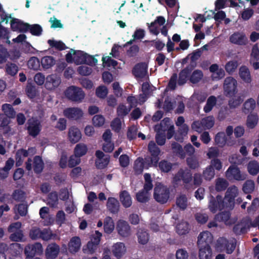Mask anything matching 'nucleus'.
I'll list each match as a JSON object with an SVG mask.
<instances>
[{
  "instance_id": "nucleus-1",
  "label": "nucleus",
  "mask_w": 259,
  "mask_h": 259,
  "mask_svg": "<svg viewBox=\"0 0 259 259\" xmlns=\"http://www.w3.org/2000/svg\"><path fill=\"white\" fill-rule=\"evenodd\" d=\"M170 190L167 186L163 185L161 183L157 184L154 190L153 196L155 200L161 203L164 204L166 203L169 198Z\"/></svg>"
},
{
  "instance_id": "nucleus-2",
  "label": "nucleus",
  "mask_w": 259,
  "mask_h": 259,
  "mask_svg": "<svg viewBox=\"0 0 259 259\" xmlns=\"http://www.w3.org/2000/svg\"><path fill=\"white\" fill-rule=\"evenodd\" d=\"M236 246L235 239L229 241L224 237H220L217 241V248L221 251H225L227 254L232 253Z\"/></svg>"
},
{
  "instance_id": "nucleus-3",
  "label": "nucleus",
  "mask_w": 259,
  "mask_h": 259,
  "mask_svg": "<svg viewBox=\"0 0 259 259\" xmlns=\"http://www.w3.org/2000/svg\"><path fill=\"white\" fill-rule=\"evenodd\" d=\"M66 97L73 102H80L84 99L85 94L81 88L71 86L65 92Z\"/></svg>"
},
{
  "instance_id": "nucleus-4",
  "label": "nucleus",
  "mask_w": 259,
  "mask_h": 259,
  "mask_svg": "<svg viewBox=\"0 0 259 259\" xmlns=\"http://www.w3.org/2000/svg\"><path fill=\"white\" fill-rule=\"evenodd\" d=\"M208 208L210 211L214 213L218 210H221L226 208V203L220 195L214 197L210 195L209 197Z\"/></svg>"
},
{
  "instance_id": "nucleus-5",
  "label": "nucleus",
  "mask_w": 259,
  "mask_h": 259,
  "mask_svg": "<svg viewBox=\"0 0 259 259\" xmlns=\"http://www.w3.org/2000/svg\"><path fill=\"white\" fill-rule=\"evenodd\" d=\"M226 177L230 181H244L246 179V175L241 173L240 169L234 165H230L226 171Z\"/></svg>"
},
{
  "instance_id": "nucleus-6",
  "label": "nucleus",
  "mask_w": 259,
  "mask_h": 259,
  "mask_svg": "<svg viewBox=\"0 0 259 259\" xmlns=\"http://www.w3.org/2000/svg\"><path fill=\"white\" fill-rule=\"evenodd\" d=\"M238 194V189L235 186H232L228 188L223 198L226 203V208L233 209L235 204V198Z\"/></svg>"
},
{
  "instance_id": "nucleus-7",
  "label": "nucleus",
  "mask_w": 259,
  "mask_h": 259,
  "mask_svg": "<svg viewBox=\"0 0 259 259\" xmlns=\"http://www.w3.org/2000/svg\"><path fill=\"white\" fill-rule=\"evenodd\" d=\"M237 80L233 77L229 76L225 78L224 83V89L226 96L232 97L237 92Z\"/></svg>"
},
{
  "instance_id": "nucleus-8",
  "label": "nucleus",
  "mask_w": 259,
  "mask_h": 259,
  "mask_svg": "<svg viewBox=\"0 0 259 259\" xmlns=\"http://www.w3.org/2000/svg\"><path fill=\"white\" fill-rule=\"evenodd\" d=\"M192 175L188 169L180 168L173 178L174 182L178 183L182 181L184 184H189L192 180Z\"/></svg>"
},
{
  "instance_id": "nucleus-9",
  "label": "nucleus",
  "mask_w": 259,
  "mask_h": 259,
  "mask_svg": "<svg viewBox=\"0 0 259 259\" xmlns=\"http://www.w3.org/2000/svg\"><path fill=\"white\" fill-rule=\"evenodd\" d=\"M28 125L26 130L28 134L33 138L36 137L41 130L40 122L37 119H29L27 121Z\"/></svg>"
},
{
  "instance_id": "nucleus-10",
  "label": "nucleus",
  "mask_w": 259,
  "mask_h": 259,
  "mask_svg": "<svg viewBox=\"0 0 259 259\" xmlns=\"http://www.w3.org/2000/svg\"><path fill=\"white\" fill-rule=\"evenodd\" d=\"M24 253L26 257H34L35 255H40L42 253V245L38 242L29 244L25 246Z\"/></svg>"
},
{
  "instance_id": "nucleus-11",
  "label": "nucleus",
  "mask_w": 259,
  "mask_h": 259,
  "mask_svg": "<svg viewBox=\"0 0 259 259\" xmlns=\"http://www.w3.org/2000/svg\"><path fill=\"white\" fill-rule=\"evenodd\" d=\"M229 41L231 43L238 46H245L248 43V39L245 34L239 31L231 34L229 37Z\"/></svg>"
},
{
  "instance_id": "nucleus-12",
  "label": "nucleus",
  "mask_w": 259,
  "mask_h": 259,
  "mask_svg": "<svg viewBox=\"0 0 259 259\" xmlns=\"http://www.w3.org/2000/svg\"><path fill=\"white\" fill-rule=\"evenodd\" d=\"M64 115L70 120H77L82 117L83 112L77 107L67 108L63 111Z\"/></svg>"
},
{
  "instance_id": "nucleus-13",
  "label": "nucleus",
  "mask_w": 259,
  "mask_h": 259,
  "mask_svg": "<svg viewBox=\"0 0 259 259\" xmlns=\"http://www.w3.org/2000/svg\"><path fill=\"white\" fill-rule=\"evenodd\" d=\"M10 24L12 31L23 33L27 32V27L29 26L28 23L15 18H12Z\"/></svg>"
},
{
  "instance_id": "nucleus-14",
  "label": "nucleus",
  "mask_w": 259,
  "mask_h": 259,
  "mask_svg": "<svg viewBox=\"0 0 259 259\" xmlns=\"http://www.w3.org/2000/svg\"><path fill=\"white\" fill-rule=\"evenodd\" d=\"M148 72V65L146 63L141 62L135 65L132 70V73L136 78H143Z\"/></svg>"
},
{
  "instance_id": "nucleus-15",
  "label": "nucleus",
  "mask_w": 259,
  "mask_h": 259,
  "mask_svg": "<svg viewBox=\"0 0 259 259\" xmlns=\"http://www.w3.org/2000/svg\"><path fill=\"white\" fill-rule=\"evenodd\" d=\"M116 230L118 233L123 237H127L131 235V227L125 221L119 220L117 223Z\"/></svg>"
},
{
  "instance_id": "nucleus-16",
  "label": "nucleus",
  "mask_w": 259,
  "mask_h": 259,
  "mask_svg": "<svg viewBox=\"0 0 259 259\" xmlns=\"http://www.w3.org/2000/svg\"><path fill=\"white\" fill-rule=\"evenodd\" d=\"M194 68L193 65L190 64L180 71L178 80V84L179 85H184L187 82Z\"/></svg>"
},
{
  "instance_id": "nucleus-17",
  "label": "nucleus",
  "mask_w": 259,
  "mask_h": 259,
  "mask_svg": "<svg viewBox=\"0 0 259 259\" xmlns=\"http://www.w3.org/2000/svg\"><path fill=\"white\" fill-rule=\"evenodd\" d=\"M165 22V19L164 17L161 16L157 17L153 22L150 24L147 23L149 31L154 35H157L159 33V30L156 25L162 26L164 24Z\"/></svg>"
},
{
  "instance_id": "nucleus-18",
  "label": "nucleus",
  "mask_w": 259,
  "mask_h": 259,
  "mask_svg": "<svg viewBox=\"0 0 259 259\" xmlns=\"http://www.w3.org/2000/svg\"><path fill=\"white\" fill-rule=\"evenodd\" d=\"M213 236L212 234L207 231H203L199 235L198 237V245H210L212 242Z\"/></svg>"
},
{
  "instance_id": "nucleus-19",
  "label": "nucleus",
  "mask_w": 259,
  "mask_h": 259,
  "mask_svg": "<svg viewBox=\"0 0 259 259\" xmlns=\"http://www.w3.org/2000/svg\"><path fill=\"white\" fill-rule=\"evenodd\" d=\"M60 247L56 243L49 244L46 250V256L47 259H55L58 255Z\"/></svg>"
},
{
  "instance_id": "nucleus-20",
  "label": "nucleus",
  "mask_w": 259,
  "mask_h": 259,
  "mask_svg": "<svg viewBox=\"0 0 259 259\" xmlns=\"http://www.w3.org/2000/svg\"><path fill=\"white\" fill-rule=\"evenodd\" d=\"M61 80L56 75L51 74L46 78L45 87L48 90H53L57 87L60 83Z\"/></svg>"
},
{
  "instance_id": "nucleus-21",
  "label": "nucleus",
  "mask_w": 259,
  "mask_h": 259,
  "mask_svg": "<svg viewBox=\"0 0 259 259\" xmlns=\"http://www.w3.org/2000/svg\"><path fill=\"white\" fill-rule=\"evenodd\" d=\"M81 138V134L78 128L75 126H71L69 128L68 131V139L71 143L75 144L78 142Z\"/></svg>"
},
{
  "instance_id": "nucleus-22",
  "label": "nucleus",
  "mask_w": 259,
  "mask_h": 259,
  "mask_svg": "<svg viewBox=\"0 0 259 259\" xmlns=\"http://www.w3.org/2000/svg\"><path fill=\"white\" fill-rule=\"evenodd\" d=\"M81 246V241L79 237H73L68 243V250L70 252L75 253L80 249Z\"/></svg>"
},
{
  "instance_id": "nucleus-23",
  "label": "nucleus",
  "mask_w": 259,
  "mask_h": 259,
  "mask_svg": "<svg viewBox=\"0 0 259 259\" xmlns=\"http://www.w3.org/2000/svg\"><path fill=\"white\" fill-rule=\"evenodd\" d=\"M199 247V259H211L212 250L210 245H198Z\"/></svg>"
},
{
  "instance_id": "nucleus-24",
  "label": "nucleus",
  "mask_w": 259,
  "mask_h": 259,
  "mask_svg": "<svg viewBox=\"0 0 259 259\" xmlns=\"http://www.w3.org/2000/svg\"><path fill=\"white\" fill-rule=\"evenodd\" d=\"M239 75L241 79L245 82L250 83L252 81V78L250 71L247 67L245 65L241 66L239 70Z\"/></svg>"
},
{
  "instance_id": "nucleus-25",
  "label": "nucleus",
  "mask_w": 259,
  "mask_h": 259,
  "mask_svg": "<svg viewBox=\"0 0 259 259\" xmlns=\"http://www.w3.org/2000/svg\"><path fill=\"white\" fill-rule=\"evenodd\" d=\"M107 207L111 213L116 214L119 211V203L116 198L109 197L107 202Z\"/></svg>"
},
{
  "instance_id": "nucleus-26",
  "label": "nucleus",
  "mask_w": 259,
  "mask_h": 259,
  "mask_svg": "<svg viewBox=\"0 0 259 259\" xmlns=\"http://www.w3.org/2000/svg\"><path fill=\"white\" fill-rule=\"evenodd\" d=\"M71 52H73L74 56V63L77 65L84 64L85 63V58L87 53L80 50H74L71 49Z\"/></svg>"
},
{
  "instance_id": "nucleus-27",
  "label": "nucleus",
  "mask_w": 259,
  "mask_h": 259,
  "mask_svg": "<svg viewBox=\"0 0 259 259\" xmlns=\"http://www.w3.org/2000/svg\"><path fill=\"white\" fill-rule=\"evenodd\" d=\"M119 199L122 205L125 207H130L132 203L130 193L126 190L121 191L119 194Z\"/></svg>"
},
{
  "instance_id": "nucleus-28",
  "label": "nucleus",
  "mask_w": 259,
  "mask_h": 259,
  "mask_svg": "<svg viewBox=\"0 0 259 259\" xmlns=\"http://www.w3.org/2000/svg\"><path fill=\"white\" fill-rule=\"evenodd\" d=\"M231 213L229 211H224L219 212L215 216V219L219 222H224L226 225H231Z\"/></svg>"
},
{
  "instance_id": "nucleus-29",
  "label": "nucleus",
  "mask_w": 259,
  "mask_h": 259,
  "mask_svg": "<svg viewBox=\"0 0 259 259\" xmlns=\"http://www.w3.org/2000/svg\"><path fill=\"white\" fill-rule=\"evenodd\" d=\"M145 36V31L142 29H136L133 35V39L122 45L123 48L132 45L136 39H141Z\"/></svg>"
},
{
  "instance_id": "nucleus-30",
  "label": "nucleus",
  "mask_w": 259,
  "mask_h": 259,
  "mask_svg": "<svg viewBox=\"0 0 259 259\" xmlns=\"http://www.w3.org/2000/svg\"><path fill=\"white\" fill-rule=\"evenodd\" d=\"M44 168V163L39 156H35L33 158V170L35 174H40Z\"/></svg>"
},
{
  "instance_id": "nucleus-31",
  "label": "nucleus",
  "mask_w": 259,
  "mask_h": 259,
  "mask_svg": "<svg viewBox=\"0 0 259 259\" xmlns=\"http://www.w3.org/2000/svg\"><path fill=\"white\" fill-rule=\"evenodd\" d=\"M125 251L124 244L118 242L113 246L112 252L117 258H120Z\"/></svg>"
},
{
  "instance_id": "nucleus-32",
  "label": "nucleus",
  "mask_w": 259,
  "mask_h": 259,
  "mask_svg": "<svg viewBox=\"0 0 259 259\" xmlns=\"http://www.w3.org/2000/svg\"><path fill=\"white\" fill-rule=\"evenodd\" d=\"M40 62L43 69L46 70L53 67L56 63V60L52 56H46L41 58Z\"/></svg>"
},
{
  "instance_id": "nucleus-33",
  "label": "nucleus",
  "mask_w": 259,
  "mask_h": 259,
  "mask_svg": "<svg viewBox=\"0 0 259 259\" xmlns=\"http://www.w3.org/2000/svg\"><path fill=\"white\" fill-rule=\"evenodd\" d=\"M171 149L172 152L181 159L185 158V152L180 144L175 142H172L171 143Z\"/></svg>"
},
{
  "instance_id": "nucleus-34",
  "label": "nucleus",
  "mask_w": 259,
  "mask_h": 259,
  "mask_svg": "<svg viewBox=\"0 0 259 259\" xmlns=\"http://www.w3.org/2000/svg\"><path fill=\"white\" fill-rule=\"evenodd\" d=\"M88 151L87 146L83 143L77 144L74 149V154L78 157L80 158L86 154Z\"/></svg>"
},
{
  "instance_id": "nucleus-35",
  "label": "nucleus",
  "mask_w": 259,
  "mask_h": 259,
  "mask_svg": "<svg viewBox=\"0 0 259 259\" xmlns=\"http://www.w3.org/2000/svg\"><path fill=\"white\" fill-rule=\"evenodd\" d=\"M58 204V195L56 191L50 193L47 198V204L51 207L55 208Z\"/></svg>"
},
{
  "instance_id": "nucleus-36",
  "label": "nucleus",
  "mask_w": 259,
  "mask_h": 259,
  "mask_svg": "<svg viewBox=\"0 0 259 259\" xmlns=\"http://www.w3.org/2000/svg\"><path fill=\"white\" fill-rule=\"evenodd\" d=\"M229 185L228 182L222 178H218L215 180V190L218 192L224 191Z\"/></svg>"
},
{
  "instance_id": "nucleus-37",
  "label": "nucleus",
  "mask_w": 259,
  "mask_h": 259,
  "mask_svg": "<svg viewBox=\"0 0 259 259\" xmlns=\"http://www.w3.org/2000/svg\"><path fill=\"white\" fill-rule=\"evenodd\" d=\"M233 231L236 235H239L246 233L247 232V228L246 224L241 222L234 225Z\"/></svg>"
},
{
  "instance_id": "nucleus-38",
  "label": "nucleus",
  "mask_w": 259,
  "mask_h": 259,
  "mask_svg": "<svg viewBox=\"0 0 259 259\" xmlns=\"http://www.w3.org/2000/svg\"><path fill=\"white\" fill-rule=\"evenodd\" d=\"M29 31L31 34L34 36H39L42 32L41 26L37 24H29L27 27V32Z\"/></svg>"
},
{
  "instance_id": "nucleus-39",
  "label": "nucleus",
  "mask_w": 259,
  "mask_h": 259,
  "mask_svg": "<svg viewBox=\"0 0 259 259\" xmlns=\"http://www.w3.org/2000/svg\"><path fill=\"white\" fill-rule=\"evenodd\" d=\"M227 140V137L224 132H219L215 136L214 141L218 147H223L226 145Z\"/></svg>"
},
{
  "instance_id": "nucleus-40",
  "label": "nucleus",
  "mask_w": 259,
  "mask_h": 259,
  "mask_svg": "<svg viewBox=\"0 0 259 259\" xmlns=\"http://www.w3.org/2000/svg\"><path fill=\"white\" fill-rule=\"evenodd\" d=\"M189 230V224L186 222H182L176 226V231L180 235H185L188 233Z\"/></svg>"
},
{
  "instance_id": "nucleus-41",
  "label": "nucleus",
  "mask_w": 259,
  "mask_h": 259,
  "mask_svg": "<svg viewBox=\"0 0 259 259\" xmlns=\"http://www.w3.org/2000/svg\"><path fill=\"white\" fill-rule=\"evenodd\" d=\"M133 168L136 175H138L142 173L144 169V162L142 158L138 157L135 161Z\"/></svg>"
},
{
  "instance_id": "nucleus-42",
  "label": "nucleus",
  "mask_w": 259,
  "mask_h": 259,
  "mask_svg": "<svg viewBox=\"0 0 259 259\" xmlns=\"http://www.w3.org/2000/svg\"><path fill=\"white\" fill-rule=\"evenodd\" d=\"M258 117L256 114H250L248 115L246 120V125L250 129L253 128L258 122Z\"/></svg>"
},
{
  "instance_id": "nucleus-43",
  "label": "nucleus",
  "mask_w": 259,
  "mask_h": 259,
  "mask_svg": "<svg viewBox=\"0 0 259 259\" xmlns=\"http://www.w3.org/2000/svg\"><path fill=\"white\" fill-rule=\"evenodd\" d=\"M215 175L214 168L212 165H208L203 170L202 177L206 181H210Z\"/></svg>"
},
{
  "instance_id": "nucleus-44",
  "label": "nucleus",
  "mask_w": 259,
  "mask_h": 259,
  "mask_svg": "<svg viewBox=\"0 0 259 259\" xmlns=\"http://www.w3.org/2000/svg\"><path fill=\"white\" fill-rule=\"evenodd\" d=\"M255 107V101L254 99L250 98L244 103L242 111L245 114H247L252 111Z\"/></svg>"
},
{
  "instance_id": "nucleus-45",
  "label": "nucleus",
  "mask_w": 259,
  "mask_h": 259,
  "mask_svg": "<svg viewBox=\"0 0 259 259\" xmlns=\"http://www.w3.org/2000/svg\"><path fill=\"white\" fill-rule=\"evenodd\" d=\"M217 103V98L214 96H211L207 100L206 103L203 108V110L205 113L209 112L215 105Z\"/></svg>"
},
{
  "instance_id": "nucleus-46",
  "label": "nucleus",
  "mask_w": 259,
  "mask_h": 259,
  "mask_svg": "<svg viewBox=\"0 0 259 259\" xmlns=\"http://www.w3.org/2000/svg\"><path fill=\"white\" fill-rule=\"evenodd\" d=\"M48 44L51 48H54L59 51H63L67 48L65 44L61 40L57 41L54 39H49Z\"/></svg>"
},
{
  "instance_id": "nucleus-47",
  "label": "nucleus",
  "mask_w": 259,
  "mask_h": 259,
  "mask_svg": "<svg viewBox=\"0 0 259 259\" xmlns=\"http://www.w3.org/2000/svg\"><path fill=\"white\" fill-rule=\"evenodd\" d=\"M2 110L4 115L9 118H13L15 117L16 112L12 107V105L9 104H4L2 105Z\"/></svg>"
},
{
  "instance_id": "nucleus-48",
  "label": "nucleus",
  "mask_w": 259,
  "mask_h": 259,
  "mask_svg": "<svg viewBox=\"0 0 259 259\" xmlns=\"http://www.w3.org/2000/svg\"><path fill=\"white\" fill-rule=\"evenodd\" d=\"M188 199L185 194H181L176 199V204L182 210H185L187 207Z\"/></svg>"
},
{
  "instance_id": "nucleus-49",
  "label": "nucleus",
  "mask_w": 259,
  "mask_h": 259,
  "mask_svg": "<svg viewBox=\"0 0 259 259\" xmlns=\"http://www.w3.org/2000/svg\"><path fill=\"white\" fill-rule=\"evenodd\" d=\"M110 161V156L108 155L103 158L96 159L95 161V165L97 168L102 169L106 168L108 165Z\"/></svg>"
},
{
  "instance_id": "nucleus-50",
  "label": "nucleus",
  "mask_w": 259,
  "mask_h": 259,
  "mask_svg": "<svg viewBox=\"0 0 259 259\" xmlns=\"http://www.w3.org/2000/svg\"><path fill=\"white\" fill-rule=\"evenodd\" d=\"M7 73L12 76H15L18 71V66L15 63L8 62L6 65Z\"/></svg>"
},
{
  "instance_id": "nucleus-51",
  "label": "nucleus",
  "mask_w": 259,
  "mask_h": 259,
  "mask_svg": "<svg viewBox=\"0 0 259 259\" xmlns=\"http://www.w3.org/2000/svg\"><path fill=\"white\" fill-rule=\"evenodd\" d=\"M40 61L36 57H32L28 60L27 65L31 69L38 70L40 68Z\"/></svg>"
},
{
  "instance_id": "nucleus-52",
  "label": "nucleus",
  "mask_w": 259,
  "mask_h": 259,
  "mask_svg": "<svg viewBox=\"0 0 259 259\" xmlns=\"http://www.w3.org/2000/svg\"><path fill=\"white\" fill-rule=\"evenodd\" d=\"M203 76L202 71L197 69L193 72L190 76L189 80L193 83H197L202 79Z\"/></svg>"
},
{
  "instance_id": "nucleus-53",
  "label": "nucleus",
  "mask_w": 259,
  "mask_h": 259,
  "mask_svg": "<svg viewBox=\"0 0 259 259\" xmlns=\"http://www.w3.org/2000/svg\"><path fill=\"white\" fill-rule=\"evenodd\" d=\"M248 172L253 176L257 175L259 171V165L255 161H250L247 165Z\"/></svg>"
},
{
  "instance_id": "nucleus-54",
  "label": "nucleus",
  "mask_w": 259,
  "mask_h": 259,
  "mask_svg": "<svg viewBox=\"0 0 259 259\" xmlns=\"http://www.w3.org/2000/svg\"><path fill=\"white\" fill-rule=\"evenodd\" d=\"M158 166L161 171L167 173L171 170L172 164L167 160H162L159 162Z\"/></svg>"
},
{
  "instance_id": "nucleus-55",
  "label": "nucleus",
  "mask_w": 259,
  "mask_h": 259,
  "mask_svg": "<svg viewBox=\"0 0 259 259\" xmlns=\"http://www.w3.org/2000/svg\"><path fill=\"white\" fill-rule=\"evenodd\" d=\"M144 177L145 184L143 189L145 190V191L149 192L150 190H152L153 187L151 175L150 174L146 173L144 174Z\"/></svg>"
},
{
  "instance_id": "nucleus-56",
  "label": "nucleus",
  "mask_w": 259,
  "mask_h": 259,
  "mask_svg": "<svg viewBox=\"0 0 259 259\" xmlns=\"http://www.w3.org/2000/svg\"><path fill=\"white\" fill-rule=\"evenodd\" d=\"M155 140L158 145L162 146L164 145L166 141L165 132L159 131V130L157 129L155 136Z\"/></svg>"
},
{
  "instance_id": "nucleus-57",
  "label": "nucleus",
  "mask_w": 259,
  "mask_h": 259,
  "mask_svg": "<svg viewBox=\"0 0 259 259\" xmlns=\"http://www.w3.org/2000/svg\"><path fill=\"white\" fill-rule=\"evenodd\" d=\"M136 199L138 201L141 203H146L149 200L148 192L145 191L144 189L141 190L137 193Z\"/></svg>"
},
{
  "instance_id": "nucleus-58",
  "label": "nucleus",
  "mask_w": 259,
  "mask_h": 259,
  "mask_svg": "<svg viewBox=\"0 0 259 259\" xmlns=\"http://www.w3.org/2000/svg\"><path fill=\"white\" fill-rule=\"evenodd\" d=\"M254 189V183L252 180H247L243 184L242 190L246 194L252 193Z\"/></svg>"
},
{
  "instance_id": "nucleus-59",
  "label": "nucleus",
  "mask_w": 259,
  "mask_h": 259,
  "mask_svg": "<svg viewBox=\"0 0 259 259\" xmlns=\"http://www.w3.org/2000/svg\"><path fill=\"white\" fill-rule=\"evenodd\" d=\"M238 67L237 61H230L225 65V70L229 74H232Z\"/></svg>"
},
{
  "instance_id": "nucleus-60",
  "label": "nucleus",
  "mask_w": 259,
  "mask_h": 259,
  "mask_svg": "<svg viewBox=\"0 0 259 259\" xmlns=\"http://www.w3.org/2000/svg\"><path fill=\"white\" fill-rule=\"evenodd\" d=\"M137 235L138 241L140 244L144 245L148 242L149 237V234L147 231L143 230H141V231H139Z\"/></svg>"
},
{
  "instance_id": "nucleus-61",
  "label": "nucleus",
  "mask_w": 259,
  "mask_h": 259,
  "mask_svg": "<svg viewBox=\"0 0 259 259\" xmlns=\"http://www.w3.org/2000/svg\"><path fill=\"white\" fill-rule=\"evenodd\" d=\"M243 101L241 96H234L229 101V105L231 108H235L239 106Z\"/></svg>"
},
{
  "instance_id": "nucleus-62",
  "label": "nucleus",
  "mask_w": 259,
  "mask_h": 259,
  "mask_svg": "<svg viewBox=\"0 0 259 259\" xmlns=\"http://www.w3.org/2000/svg\"><path fill=\"white\" fill-rule=\"evenodd\" d=\"M131 108H127L124 104H120L117 108V114L120 117H123L128 114Z\"/></svg>"
},
{
  "instance_id": "nucleus-63",
  "label": "nucleus",
  "mask_w": 259,
  "mask_h": 259,
  "mask_svg": "<svg viewBox=\"0 0 259 259\" xmlns=\"http://www.w3.org/2000/svg\"><path fill=\"white\" fill-rule=\"evenodd\" d=\"M114 225L111 219H106L104 223V229L105 233L110 234L114 230Z\"/></svg>"
},
{
  "instance_id": "nucleus-64",
  "label": "nucleus",
  "mask_w": 259,
  "mask_h": 259,
  "mask_svg": "<svg viewBox=\"0 0 259 259\" xmlns=\"http://www.w3.org/2000/svg\"><path fill=\"white\" fill-rule=\"evenodd\" d=\"M102 61L104 66H107L109 67L111 66L115 67L118 64L117 61L112 59L109 56L103 57Z\"/></svg>"
}]
</instances>
